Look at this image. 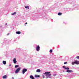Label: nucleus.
<instances>
[{"instance_id": "1", "label": "nucleus", "mask_w": 79, "mask_h": 79, "mask_svg": "<svg viewBox=\"0 0 79 79\" xmlns=\"http://www.w3.org/2000/svg\"><path fill=\"white\" fill-rule=\"evenodd\" d=\"M79 10V5H73L72 8H67L65 9V10L66 11H69L70 10Z\"/></svg>"}, {"instance_id": "2", "label": "nucleus", "mask_w": 79, "mask_h": 79, "mask_svg": "<svg viewBox=\"0 0 79 79\" xmlns=\"http://www.w3.org/2000/svg\"><path fill=\"white\" fill-rule=\"evenodd\" d=\"M43 74L46 75V78L47 79L48 78H52L51 75L52 74L50 73V72H46L44 73H43Z\"/></svg>"}, {"instance_id": "3", "label": "nucleus", "mask_w": 79, "mask_h": 79, "mask_svg": "<svg viewBox=\"0 0 79 79\" xmlns=\"http://www.w3.org/2000/svg\"><path fill=\"white\" fill-rule=\"evenodd\" d=\"M21 67L18 68L15 71V73L16 74H17L19 73V72L21 70Z\"/></svg>"}, {"instance_id": "4", "label": "nucleus", "mask_w": 79, "mask_h": 79, "mask_svg": "<svg viewBox=\"0 0 79 79\" xmlns=\"http://www.w3.org/2000/svg\"><path fill=\"white\" fill-rule=\"evenodd\" d=\"M27 71V69L26 68H23L22 70V73L23 74L25 73V72H26Z\"/></svg>"}, {"instance_id": "5", "label": "nucleus", "mask_w": 79, "mask_h": 79, "mask_svg": "<svg viewBox=\"0 0 79 79\" xmlns=\"http://www.w3.org/2000/svg\"><path fill=\"white\" fill-rule=\"evenodd\" d=\"M36 50L38 52L40 51V46L37 45L36 47Z\"/></svg>"}, {"instance_id": "6", "label": "nucleus", "mask_w": 79, "mask_h": 79, "mask_svg": "<svg viewBox=\"0 0 79 79\" xmlns=\"http://www.w3.org/2000/svg\"><path fill=\"white\" fill-rule=\"evenodd\" d=\"M62 68H64V69H66V70H69V68L68 67H67L65 66H62Z\"/></svg>"}, {"instance_id": "7", "label": "nucleus", "mask_w": 79, "mask_h": 79, "mask_svg": "<svg viewBox=\"0 0 79 79\" xmlns=\"http://www.w3.org/2000/svg\"><path fill=\"white\" fill-rule=\"evenodd\" d=\"M13 61L15 64H16L17 63V61H16V58H14L13 60Z\"/></svg>"}, {"instance_id": "8", "label": "nucleus", "mask_w": 79, "mask_h": 79, "mask_svg": "<svg viewBox=\"0 0 79 79\" xmlns=\"http://www.w3.org/2000/svg\"><path fill=\"white\" fill-rule=\"evenodd\" d=\"M66 72H67V73H72L73 72V71L71 70H68L66 71Z\"/></svg>"}, {"instance_id": "9", "label": "nucleus", "mask_w": 79, "mask_h": 79, "mask_svg": "<svg viewBox=\"0 0 79 79\" xmlns=\"http://www.w3.org/2000/svg\"><path fill=\"white\" fill-rule=\"evenodd\" d=\"M7 42H8V41H4V42L2 43L3 45H5L6 44V43H7Z\"/></svg>"}, {"instance_id": "10", "label": "nucleus", "mask_w": 79, "mask_h": 79, "mask_svg": "<svg viewBox=\"0 0 79 79\" xmlns=\"http://www.w3.org/2000/svg\"><path fill=\"white\" fill-rule=\"evenodd\" d=\"M75 64H77L78 65V64H79V61H77V60H75Z\"/></svg>"}, {"instance_id": "11", "label": "nucleus", "mask_w": 79, "mask_h": 79, "mask_svg": "<svg viewBox=\"0 0 79 79\" xmlns=\"http://www.w3.org/2000/svg\"><path fill=\"white\" fill-rule=\"evenodd\" d=\"M30 79H35V78L34 77V76L33 75H30Z\"/></svg>"}, {"instance_id": "12", "label": "nucleus", "mask_w": 79, "mask_h": 79, "mask_svg": "<svg viewBox=\"0 0 79 79\" xmlns=\"http://www.w3.org/2000/svg\"><path fill=\"white\" fill-rule=\"evenodd\" d=\"M42 19H43V20H44V19H48V18L47 17H46L43 16L42 17Z\"/></svg>"}, {"instance_id": "13", "label": "nucleus", "mask_w": 79, "mask_h": 79, "mask_svg": "<svg viewBox=\"0 0 79 79\" xmlns=\"http://www.w3.org/2000/svg\"><path fill=\"white\" fill-rule=\"evenodd\" d=\"M36 72L37 73H40L41 72V70L40 69H37L36 71Z\"/></svg>"}, {"instance_id": "14", "label": "nucleus", "mask_w": 79, "mask_h": 79, "mask_svg": "<svg viewBox=\"0 0 79 79\" xmlns=\"http://www.w3.org/2000/svg\"><path fill=\"white\" fill-rule=\"evenodd\" d=\"M2 78L3 79H6L7 78V75H5L3 76Z\"/></svg>"}, {"instance_id": "15", "label": "nucleus", "mask_w": 79, "mask_h": 79, "mask_svg": "<svg viewBox=\"0 0 79 79\" xmlns=\"http://www.w3.org/2000/svg\"><path fill=\"white\" fill-rule=\"evenodd\" d=\"M35 77L37 78L38 77H40V75H35Z\"/></svg>"}, {"instance_id": "16", "label": "nucleus", "mask_w": 79, "mask_h": 79, "mask_svg": "<svg viewBox=\"0 0 79 79\" xmlns=\"http://www.w3.org/2000/svg\"><path fill=\"white\" fill-rule=\"evenodd\" d=\"M2 63L3 64L5 65L6 64V62L5 60H3L2 61Z\"/></svg>"}, {"instance_id": "17", "label": "nucleus", "mask_w": 79, "mask_h": 79, "mask_svg": "<svg viewBox=\"0 0 79 79\" xmlns=\"http://www.w3.org/2000/svg\"><path fill=\"white\" fill-rule=\"evenodd\" d=\"M16 33L17 34H21V32L20 31H16Z\"/></svg>"}, {"instance_id": "18", "label": "nucleus", "mask_w": 79, "mask_h": 79, "mask_svg": "<svg viewBox=\"0 0 79 79\" xmlns=\"http://www.w3.org/2000/svg\"><path fill=\"white\" fill-rule=\"evenodd\" d=\"M76 64V63L75 61L74 60V61H73L72 62L71 64H72V65H74V64Z\"/></svg>"}, {"instance_id": "19", "label": "nucleus", "mask_w": 79, "mask_h": 79, "mask_svg": "<svg viewBox=\"0 0 79 79\" xmlns=\"http://www.w3.org/2000/svg\"><path fill=\"white\" fill-rule=\"evenodd\" d=\"M25 8L26 9H29V6H25Z\"/></svg>"}, {"instance_id": "20", "label": "nucleus", "mask_w": 79, "mask_h": 79, "mask_svg": "<svg viewBox=\"0 0 79 79\" xmlns=\"http://www.w3.org/2000/svg\"><path fill=\"white\" fill-rule=\"evenodd\" d=\"M10 73H11V74H13L15 73V71H14L13 69H12V71L10 72Z\"/></svg>"}, {"instance_id": "21", "label": "nucleus", "mask_w": 79, "mask_h": 79, "mask_svg": "<svg viewBox=\"0 0 79 79\" xmlns=\"http://www.w3.org/2000/svg\"><path fill=\"white\" fill-rule=\"evenodd\" d=\"M58 15L59 16H61V15H62V13L61 12H59L58 13Z\"/></svg>"}, {"instance_id": "22", "label": "nucleus", "mask_w": 79, "mask_h": 79, "mask_svg": "<svg viewBox=\"0 0 79 79\" xmlns=\"http://www.w3.org/2000/svg\"><path fill=\"white\" fill-rule=\"evenodd\" d=\"M21 49L19 48H17L15 49V51H18V50H19V51H21Z\"/></svg>"}, {"instance_id": "23", "label": "nucleus", "mask_w": 79, "mask_h": 79, "mask_svg": "<svg viewBox=\"0 0 79 79\" xmlns=\"http://www.w3.org/2000/svg\"><path fill=\"white\" fill-rule=\"evenodd\" d=\"M19 67V65H16L15 66V68H18Z\"/></svg>"}, {"instance_id": "24", "label": "nucleus", "mask_w": 79, "mask_h": 79, "mask_svg": "<svg viewBox=\"0 0 79 79\" xmlns=\"http://www.w3.org/2000/svg\"><path fill=\"white\" fill-rule=\"evenodd\" d=\"M16 12H15L14 13H12L11 14V15H16Z\"/></svg>"}, {"instance_id": "25", "label": "nucleus", "mask_w": 79, "mask_h": 79, "mask_svg": "<svg viewBox=\"0 0 79 79\" xmlns=\"http://www.w3.org/2000/svg\"><path fill=\"white\" fill-rule=\"evenodd\" d=\"M52 52H53L52 49H50L49 51L50 53H52Z\"/></svg>"}, {"instance_id": "26", "label": "nucleus", "mask_w": 79, "mask_h": 79, "mask_svg": "<svg viewBox=\"0 0 79 79\" xmlns=\"http://www.w3.org/2000/svg\"><path fill=\"white\" fill-rule=\"evenodd\" d=\"M73 2H74V3H75V2H76V1H74L73 0L72 2V3H73Z\"/></svg>"}, {"instance_id": "27", "label": "nucleus", "mask_w": 79, "mask_h": 79, "mask_svg": "<svg viewBox=\"0 0 79 79\" xmlns=\"http://www.w3.org/2000/svg\"><path fill=\"white\" fill-rule=\"evenodd\" d=\"M74 56H73L71 57V59H72V60H73V58H74Z\"/></svg>"}, {"instance_id": "28", "label": "nucleus", "mask_w": 79, "mask_h": 79, "mask_svg": "<svg viewBox=\"0 0 79 79\" xmlns=\"http://www.w3.org/2000/svg\"><path fill=\"white\" fill-rule=\"evenodd\" d=\"M67 64V62H65L64 63V64Z\"/></svg>"}, {"instance_id": "29", "label": "nucleus", "mask_w": 79, "mask_h": 79, "mask_svg": "<svg viewBox=\"0 0 79 79\" xmlns=\"http://www.w3.org/2000/svg\"><path fill=\"white\" fill-rule=\"evenodd\" d=\"M63 23L64 24H67L66 22H63Z\"/></svg>"}, {"instance_id": "30", "label": "nucleus", "mask_w": 79, "mask_h": 79, "mask_svg": "<svg viewBox=\"0 0 79 79\" xmlns=\"http://www.w3.org/2000/svg\"><path fill=\"white\" fill-rule=\"evenodd\" d=\"M43 79L45 78V76H44V75H43Z\"/></svg>"}, {"instance_id": "31", "label": "nucleus", "mask_w": 79, "mask_h": 79, "mask_svg": "<svg viewBox=\"0 0 79 79\" xmlns=\"http://www.w3.org/2000/svg\"><path fill=\"white\" fill-rule=\"evenodd\" d=\"M51 21L52 22H53V19H51Z\"/></svg>"}, {"instance_id": "32", "label": "nucleus", "mask_w": 79, "mask_h": 79, "mask_svg": "<svg viewBox=\"0 0 79 79\" xmlns=\"http://www.w3.org/2000/svg\"><path fill=\"white\" fill-rule=\"evenodd\" d=\"M7 24H8V23H6L5 25V26H7Z\"/></svg>"}, {"instance_id": "33", "label": "nucleus", "mask_w": 79, "mask_h": 79, "mask_svg": "<svg viewBox=\"0 0 79 79\" xmlns=\"http://www.w3.org/2000/svg\"><path fill=\"white\" fill-rule=\"evenodd\" d=\"M77 58L78 59H79V56H77Z\"/></svg>"}, {"instance_id": "34", "label": "nucleus", "mask_w": 79, "mask_h": 79, "mask_svg": "<svg viewBox=\"0 0 79 79\" xmlns=\"http://www.w3.org/2000/svg\"><path fill=\"white\" fill-rule=\"evenodd\" d=\"M54 76H56V74H53V75Z\"/></svg>"}, {"instance_id": "35", "label": "nucleus", "mask_w": 79, "mask_h": 79, "mask_svg": "<svg viewBox=\"0 0 79 79\" xmlns=\"http://www.w3.org/2000/svg\"><path fill=\"white\" fill-rule=\"evenodd\" d=\"M10 35V33H8L7 34V35Z\"/></svg>"}, {"instance_id": "36", "label": "nucleus", "mask_w": 79, "mask_h": 79, "mask_svg": "<svg viewBox=\"0 0 79 79\" xmlns=\"http://www.w3.org/2000/svg\"><path fill=\"white\" fill-rule=\"evenodd\" d=\"M1 35H2V33L0 34V37H1Z\"/></svg>"}, {"instance_id": "37", "label": "nucleus", "mask_w": 79, "mask_h": 79, "mask_svg": "<svg viewBox=\"0 0 79 79\" xmlns=\"http://www.w3.org/2000/svg\"><path fill=\"white\" fill-rule=\"evenodd\" d=\"M25 24H27V23H25Z\"/></svg>"}, {"instance_id": "38", "label": "nucleus", "mask_w": 79, "mask_h": 79, "mask_svg": "<svg viewBox=\"0 0 79 79\" xmlns=\"http://www.w3.org/2000/svg\"><path fill=\"white\" fill-rule=\"evenodd\" d=\"M12 79H14V77H12Z\"/></svg>"}, {"instance_id": "39", "label": "nucleus", "mask_w": 79, "mask_h": 79, "mask_svg": "<svg viewBox=\"0 0 79 79\" xmlns=\"http://www.w3.org/2000/svg\"><path fill=\"white\" fill-rule=\"evenodd\" d=\"M9 66H11V64H9Z\"/></svg>"}, {"instance_id": "40", "label": "nucleus", "mask_w": 79, "mask_h": 79, "mask_svg": "<svg viewBox=\"0 0 79 79\" xmlns=\"http://www.w3.org/2000/svg\"><path fill=\"white\" fill-rule=\"evenodd\" d=\"M0 27H2V26H0Z\"/></svg>"}, {"instance_id": "41", "label": "nucleus", "mask_w": 79, "mask_h": 79, "mask_svg": "<svg viewBox=\"0 0 79 79\" xmlns=\"http://www.w3.org/2000/svg\"><path fill=\"white\" fill-rule=\"evenodd\" d=\"M46 58H47V57H45Z\"/></svg>"}, {"instance_id": "42", "label": "nucleus", "mask_w": 79, "mask_h": 79, "mask_svg": "<svg viewBox=\"0 0 79 79\" xmlns=\"http://www.w3.org/2000/svg\"><path fill=\"white\" fill-rule=\"evenodd\" d=\"M73 78V77H71V78Z\"/></svg>"}, {"instance_id": "43", "label": "nucleus", "mask_w": 79, "mask_h": 79, "mask_svg": "<svg viewBox=\"0 0 79 79\" xmlns=\"http://www.w3.org/2000/svg\"><path fill=\"white\" fill-rule=\"evenodd\" d=\"M24 26H26V25H24Z\"/></svg>"}]
</instances>
